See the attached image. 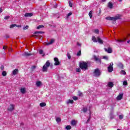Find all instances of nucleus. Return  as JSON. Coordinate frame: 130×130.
Returning a JSON list of instances; mask_svg holds the SVG:
<instances>
[{
  "label": "nucleus",
  "mask_w": 130,
  "mask_h": 130,
  "mask_svg": "<svg viewBox=\"0 0 130 130\" xmlns=\"http://www.w3.org/2000/svg\"><path fill=\"white\" fill-rule=\"evenodd\" d=\"M119 119H122V118H123V115H120L119 116Z\"/></svg>",
  "instance_id": "nucleus-38"
},
{
  "label": "nucleus",
  "mask_w": 130,
  "mask_h": 130,
  "mask_svg": "<svg viewBox=\"0 0 130 130\" xmlns=\"http://www.w3.org/2000/svg\"><path fill=\"white\" fill-rule=\"evenodd\" d=\"M78 96H83V93L81 92H78Z\"/></svg>",
  "instance_id": "nucleus-40"
},
{
  "label": "nucleus",
  "mask_w": 130,
  "mask_h": 130,
  "mask_svg": "<svg viewBox=\"0 0 130 130\" xmlns=\"http://www.w3.org/2000/svg\"><path fill=\"white\" fill-rule=\"evenodd\" d=\"M93 58H94V60H95V61H97L98 62H101L100 59H99V58H98V57H97L96 56H94Z\"/></svg>",
  "instance_id": "nucleus-13"
},
{
  "label": "nucleus",
  "mask_w": 130,
  "mask_h": 130,
  "mask_svg": "<svg viewBox=\"0 0 130 130\" xmlns=\"http://www.w3.org/2000/svg\"><path fill=\"white\" fill-rule=\"evenodd\" d=\"M8 19H10V16H7L5 17V20H8Z\"/></svg>",
  "instance_id": "nucleus-43"
},
{
  "label": "nucleus",
  "mask_w": 130,
  "mask_h": 130,
  "mask_svg": "<svg viewBox=\"0 0 130 130\" xmlns=\"http://www.w3.org/2000/svg\"><path fill=\"white\" fill-rule=\"evenodd\" d=\"M108 86L110 87V88H112V87H113L114 86V84H113V82H110L108 83Z\"/></svg>",
  "instance_id": "nucleus-18"
},
{
  "label": "nucleus",
  "mask_w": 130,
  "mask_h": 130,
  "mask_svg": "<svg viewBox=\"0 0 130 130\" xmlns=\"http://www.w3.org/2000/svg\"><path fill=\"white\" fill-rule=\"evenodd\" d=\"M77 123H78L77 121H76L75 120H73L72 121H71V125L75 126L77 124Z\"/></svg>",
  "instance_id": "nucleus-14"
},
{
  "label": "nucleus",
  "mask_w": 130,
  "mask_h": 130,
  "mask_svg": "<svg viewBox=\"0 0 130 130\" xmlns=\"http://www.w3.org/2000/svg\"><path fill=\"white\" fill-rule=\"evenodd\" d=\"M73 100H75V101H76V100H78V97H77V96H73Z\"/></svg>",
  "instance_id": "nucleus-36"
},
{
  "label": "nucleus",
  "mask_w": 130,
  "mask_h": 130,
  "mask_svg": "<svg viewBox=\"0 0 130 130\" xmlns=\"http://www.w3.org/2000/svg\"><path fill=\"white\" fill-rule=\"evenodd\" d=\"M87 110H88V109H87L86 107H84V108H83V109H82V111H83V112H87Z\"/></svg>",
  "instance_id": "nucleus-27"
},
{
  "label": "nucleus",
  "mask_w": 130,
  "mask_h": 130,
  "mask_svg": "<svg viewBox=\"0 0 130 130\" xmlns=\"http://www.w3.org/2000/svg\"><path fill=\"white\" fill-rule=\"evenodd\" d=\"M68 57L69 59H71V55H70V54H68Z\"/></svg>",
  "instance_id": "nucleus-47"
},
{
  "label": "nucleus",
  "mask_w": 130,
  "mask_h": 130,
  "mask_svg": "<svg viewBox=\"0 0 130 130\" xmlns=\"http://www.w3.org/2000/svg\"><path fill=\"white\" fill-rule=\"evenodd\" d=\"M66 128L67 130L72 129V126H71V125H67V126L66 127Z\"/></svg>",
  "instance_id": "nucleus-25"
},
{
  "label": "nucleus",
  "mask_w": 130,
  "mask_h": 130,
  "mask_svg": "<svg viewBox=\"0 0 130 130\" xmlns=\"http://www.w3.org/2000/svg\"><path fill=\"white\" fill-rule=\"evenodd\" d=\"M4 66H1V70H4Z\"/></svg>",
  "instance_id": "nucleus-50"
},
{
  "label": "nucleus",
  "mask_w": 130,
  "mask_h": 130,
  "mask_svg": "<svg viewBox=\"0 0 130 130\" xmlns=\"http://www.w3.org/2000/svg\"><path fill=\"white\" fill-rule=\"evenodd\" d=\"M16 27H18V28H21V27H22V25H16Z\"/></svg>",
  "instance_id": "nucleus-48"
},
{
  "label": "nucleus",
  "mask_w": 130,
  "mask_h": 130,
  "mask_svg": "<svg viewBox=\"0 0 130 130\" xmlns=\"http://www.w3.org/2000/svg\"><path fill=\"white\" fill-rule=\"evenodd\" d=\"M121 75H125V74H126V73H125V71L122 70L121 71Z\"/></svg>",
  "instance_id": "nucleus-32"
},
{
  "label": "nucleus",
  "mask_w": 130,
  "mask_h": 130,
  "mask_svg": "<svg viewBox=\"0 0 130 130\" xmlns=\"http://www.w3.org/2000/svg\"><path fill=\"white\" fill-rule=\"evenodd\" d=\"M54 41H55V40H54V39H51L50 42H49L48 43H46L45 44V45H50L54 43Z\"/></svg>",
  "instance_id": "nucleus-9"
},
{
  "label": "nucleus",
  "mask_w": 130,
  "mask_h": 130,
  "mask_svg": "<svg viewBox=\"0 0 130 130\" xmlns=\"http://www.w3.org/2000/svg\"><path fill=\"white\" fill-rule=\"evenodd\" d=\"M129 42H130V41H128L127 42V43H129Z\"/></svg>",
  "instance_id": "nucleus-52"
},
{
  "label": "nucleus",
  "mask_w": 130,
  "mask_h": 130,
  "mask_svg": "<svg viewBox=\"0 0 130 130\" xmlns=\"http://www.w3.org/2000/svg\"><path fill=\"white\" fill-rule=\"evenodd\" d=\"M123 97V93L119 94L117 97V100H121Z\"/></svg>",
  "instance_id": "nucleus-12"
},
{
  "label": "nucleus",
  "mask_w": 130,
  "mask_h": 130,
  "mask_svg": "<svg viewBox=\"0 0 130 130\" xmlns=\"http://www.w3.org/2000/svg\"><path fill=\"white\" fill-rule=\"evenodd\" d=\"M105 51L108 52V53H112V49L110 47H109L108 49L107 48H105Z\"/></svg>",
  "instance_id": "nucleus-10"
},
{
  "label": "nucleus",
  "mask_w": 130,
  "mask_h": 130,
  "mask_svg": "<svg viewBox=\"0 0 130 130\" xmlns=\"http://www.w3.org/2000/svg\"><path fill=\"white\" fill-rule=\"evenodd\" d=\"M41 107H44L46 106V104L45 103H41L40 104Z\"/></svg>",
  "instance_id": "nucleus-24"
},
{
  "label": "nucleus",
  "mask_w": 130,
  "mask_h": 130,
  "mask_svg": "<svg viewBox=\"0 0 130 130\" xmlns=\"http://www.w3.org/2000/svg\"><path fill=\"white\" fill-rule=\"evenodd\" d=\"M2 76H3V77H6L7 76V72L3 71L2 72Z\"/></svg>",
  "instance_id": "nucleus-26"
},
{
  "label": "nucleus",
  "mask_w": 130,
  "mask_h": 130,
  "mask_svg": "<svg viewBox=\"0 0 130 130\" xmlns=\"http://www.w3.org/2000/svg\"><path fill=\"white\" fill-rule=\"evenodd\" d=\"M69 6H70V7H71V8H72V7H73V4L72 3H71V2H69Z\"/></svg>",
  "instance_id": "nucleus-44"
},
{
  "label": "nucleus",
  "mask_w": 130,
  "mask_h": 130,
  "mask_svg": "<svg viewBox=\"0 0 130 130\" xmlns=\"http://www.w3.org/2000/svg\"><path fill=\"white\" fill-rule=\"evenodd\" d=\"M7 48H8V47L7 46H3V49H4V50H7Z\"/></svg>",
  "instance_id": "nucleus-42"
},
{
  "label": "nucleus",
  "mask_w": 130,
  "mask_h": 130,
  "mask_svg": "<svg viewBox=\"0 0 130 130\" xmlns=\"http://www.w3.org/2000/svg\"><path fill=\"white\" fill-rule=\"evenodd\" d=\"M105 1H106V0H103V2H105Z\"/></svg>",
  "instance_id": "nucleus-55"
},
{
  "label": "nucleus",
  "mask_w": 130,
  "mask_h": 130,
  "mask_svg": "<svg viewBox=\"0 0 130 130\" xmlns=\"http://www.w3.org/2000/svg\"><path fill=\"white\" fill-rule=\"evenodd\" d=\"M15 110V105L10 104V106H8V111H13V110Z\"/></svg>",
  "instance_id": "nucleus-7"
},
{
  "label": "nucleus",
  "mask_w": 130,
  "mask_h": 130,
  "mask_svg": "<svg viewBox=\"0 0 130 130\" xmlns=\"http://www.w3.org/2000/svg\"><path fill=\"white\" fill-rule=\"evenodd\" d=\"M3 12V9L0 8V13H2Z\"/></svg>",
  "instance_id": "nucleus-51"
},
{
  "label": "nucleus",
  "mask_w": 130,
  "mask_h": 130,
  "mask_svg": "<svg viewBox=\"0 0 130 130\" xmlns=\"http://www.w3.org/2000/svg\"><path fill=\"white\" fill-rule=\"evenodd\" d=\"M90 120V118L88 119L87 121H89Z\"/></svg>",
  "instance_id": "nucleus-54"
},
{
  "label": "nucleus",
  "mask_w": 130,
  "mask_h": 130,
  "mask_svg": "<svg viewBox=\"0 0 130 130\" xmlns=\"http://www.w3.org/2000/svg\"><path fill=\"white\" fill-rule=\"evenodd\" d=\"M108 7L110 9H112V7H113V5L111 2H109L108 3Z\"/></svg>",
  "instance_id": "nucleus-19"
},
{
  "label": "nucleus",
  "mask_w": 130,
  "mask_h": 130,
  "mask_svg": "<svg viewBox=\"0 0 130 130\" xmlns=\"http://www.w3.org/2000/svg\"><path fill=\"white\" fill-rule=\"evenodd\" d=\"M36 85L37 87H41V86H42V82H41L40 81H37L36 82Z\"/></svg>",
  "instance_id": "nucleus-11"
},
{
  "label": "nucleus",
  "mask_w": 130,
  "mask_h": 130,
  "mask_svg": "<svg viewBox=\"0 0 130 130\" xmlns=\"http://www.w3.org/2000/svg\"><path fill=\"white\" fill-rule=\"evenodd\" d=\"M56 121L58 123L61 121V119L60 117H56Z\"/></svg>",
  "instance_id": "nucleus-22"
},
{
  "label": "nucleus",
  "mask_w": 130,
  "mask_h": 130,
  "mask_svg": "<svg viewBox=\"0 0 130 130\" xmlns=\"http://www.w3.org/2000/svg\"><path fill=\"white\" fill-rule=\"evenodd\" d=\"M90 19H92V17H93V11H90L89 12V14H88Z\"/></svg>",
  "instance_id": "nucleus-20"
},
{
  "label": "nucleus",
  "mask_w": 130,
  "mask_h": 130,
  "mask_svg": "<svg viewBox=\"0 0 130 130\" xmlns=\"http://www.w3.org/2000/svg\"><path fill=\"white\" fill-rule=\"evenodd\" d=\"M29 28V26L26 25V26L23 27V29L24 30H27V29H28Z\"/></svg>",
  "instance_id": "nucleus-34"
},
{
  "label": "nucleus",
  "mask_w": 130,
  "mask_h": 130,
  "mask_svg": "<svg viewBox=\"0 0 130 130\" xmlns=\"http://www.w3.org/2000/svg\"><path fill=\"white\" fill-rule=\"evenodd\" d=\"M126 40V38H124L123 40H116V42H124Z\"/></svg>",
  "instance_id": "nucleus-15"
},
{
  "label": "nucleus",
  "mask_w": 130,
  "mask_h": 130,
  "mask_svg": "<svg viewBox=\"0 0 130 130\" xmlns=\"http://www.w3.org/2000/svg\"><path fill=\"white\" fill-rule=\"evenodd\" d=\"M25 55H27V56H29V55H31V54H30L29 53H25Z\"/></svg>",
  "instance_id": "nucleus-46"
},
{
  "label": "nucleus",
  "mask_w": 130,
  "mask_h": 130,
  "mask_svg": "<svg viewBox=\"0 0 130 130\" xmlns=\"http://www.w3.org/2000/svg\"><path fill=\"white\" fill-rule=\"evenodd\" d=\"M80 68L82 71L88 70V62L82 61L80 63Z\"/></svg>",
  "instance_id": "nucleus-1"
},
{
  "label": "nucleus",
  "mask_w": 130,
  "mask_h": 130,
  "mask_svg": "<svg viewBox=\"0 0 130 130\" xmlns=\"http://www.w3.org/2000/svg\"><path fill=\"white\" fill-rule=\"evenodd\" d=\"M103 58L104 59H107V60H108V57L107 56H104Z\"/></svg>",
  "instance_id": "nucleus-39"
},
{
  "label": "nucleus",
  "mask_w": 130,
  "mask_h": 130,
  "mask_svg": "<svg viewBox=\"0 0 130 130\" xmlns=\"http://www.w3.org/2000/svg\"><path fill=\"white\" fill-rule=\"evenodd\" d=\"M43 25H39V26H38L37 27V29H40V28H43Z\"/></svg>",
  "instance_id": "nucleus-30"
},
{
  "label": "nucleus",
  "mask_w": 130,
  "mask_h": 130,
  "mask_svg": "<svg viewBox=\"0 0 130 130\" xmlns=\"http://www.w3.org/2000/svg\"><path fill=\"white\" fill-rule=\"evenodd\" d=\"M39 52L40 54H43V50H40L39 51Z\"/></svg>",
  "instance_id": "nucleus-35"
},
{
  "label": "nucleus",
  "mask_w": 130,
  "mask_h": 130,
  "mask_svg": "<svg viewBox=\"0 0 130 130\" xmlns=\"http://www.w3.org/2000/svg\"><path fill=\"white\" fill-rule=\"evenodd\" d=\"M33 16V13H25L24 15L25 17H32Z\"/></svg>",
  "instance_id": "nucleus-17"
},
{
  "label": "nucleus",
  "mask_w": 130,
  "mask_h": 130,
  "mask_svg": "<svg viewBox=\"0 0 130 130\" xmlns=\"http://www.w3.org/2000/svg\"><path fill=\"white\" fill-rule=\"evenodd\" d=\"M93 76L94 77H99L100 76V70L98 69H95L93 72Z\"/></svg>",
  "instance_id": "nucleus-5"
},
{
  "label": "nucleus",
  "mask_w": 130,
  "mask_h": 130,
  "mask_svg": "<svg viewBox=\"0 0 130 130\" xmlns=\"http://www.w3.org/2000/svg\"><path fill=\"white\" fill-rule=\"evenodd\" d=\"M50 66V62L49 61H47L46 63L44 65L43 67V72H47V69L49 68V66Z\"/></svg>",
  "instance_id": "nucleus-3"
},
{
  "label": "nucleus",
  "mask_w": 130,
  "mask_h": 130,
  "mask_svg": "<svg viewBox=\"0 0 130 130\" xmlns=\"http://www.w3.org/2000/svg\"><path fill=\"white\" fill-rule=\"evenodd\" d=\"M81 51H79L77 53V55H78V56H80V55H81Z\"/></svg>",
  "instance_id": "nucleus-41"
},
{
  "label": "nucleus",
  "mask_w": 130,
  "mask_h": 130,
  "mask_svg": "<svg viewBox=\"0 0 130 130\" xmlns=\"http://www.w3.org/2000/svg\"><path fill=\"white\" fill-rule=\"evenodd\" d=\"M120 16L119 15H117L115 17H106V20H109L110 21H116V20H118Z\"/></svg>",
  "instance_id": "nucleus-2"
},
{
  "label": "nucleus",
  "mask_w": 130,
  "mask_h": 130,
  "mask_svg": "<svg viewBox=\"0 0 130 130\" xmlns=\"http://www.w3.org/2000/svg\"><path fill=\"white\" fill-rule=\"evenodd\" d=\"M94 32L95 33V34H98V33H99V30H98V29H94Z\"/></svg>",
  "instance_id": "nucleus-29"
},
{
  "label": "nucleus",
  "mask_w": 130,
  "mask_h": 130,
  "mask_svg": "<svg viewBox=\"0 0 130 130\" xmlns=\"http://www.w3.org/2000/svg\"><path fill=\"white\" fill-rule=\"evenodd\" d=\"M54 60L55 61L54 66H59L60 62H59V61L58 60V58H57V57H55L54 58Z\"/></svg>",
  "instance_id": "nucleus-8"
},
{
  "label": "nucleus",
  "mask_w": 130,
  "mask_h": 130,
  "mask_svg": "<svg viewBox=\"0 0 130 130\" xmlns=\"http://www.w3.org/2000/svg\"><path fill=\"white\" fill-rule=\"evenodd\" d=\"M18 74V69H16L13 71V75H17Z\"/></svg>",
  "instance_id": "nucleus-23"
},
{
  "label": "nucleus",
  "mask_w": 130,
  "mask_h": 130,
  "mask_svg": "<svg viewBox=\"0 0 130 130\" xmlns=\"http://www.w3.org/2000/svg\"><path fill=\"white\" fill-rule=\"evenodd\" d=\"M73 103H74V101L73 100H69L67 101V104H73Z\"/></svg>",
  "instance_id": "nucleus-21"
},
{
  "label": "nucleus",
  "mask_w": 130,
  "mask_h": 130,
  "mask_svg": "<svg viewBox=\"0 0 130 130\" xmlns=\"http://www.w3.org/2000/svg\"><path fill=\"white\" fill-rule=\"evenodd\" d=\"M123 85L124 86H126V85H127V82L126 81H124L123 83Z\"/></svg>",
  "instance_id": "nucleus-33"
},
{
  "label": "nucleus",
  "mask_w": 130,
  "mask_h": 130,
  "mask_svg": "<svg viewBox=\"0 0 130 130\" xmlns=\"http://www.w3.org/2000/svg\"><path fill=\"white\" fill-rule=\"evenodd\" d=\"M119 2H122V0H119Z\"/></svg>",
  "instance_id": "nucleus-53"
},
{
  "label": "nucleus",
  "mask_w": 130,
  "mask_h": 130,
  "mask_svg": "<svg viewBox=\"0 0 130 130\" xmlns=\"http://www.w3.org/2000/svg\"><path fill=\"white\" fill-rule=\"evenodd\" d=\"M76 72L78 73H81V69L80 68H77L76 69Z\"/></svg>",
  "instance_id": "nucleus-31"
},
{
  "label": "nucleus",
  "mask_w": 130,
  "mask_h": 130,
  "mask_svg": "<svg viewBox=\"0 0 130 130\" xmlns=\"http://www.w3.org/2000/svg\"><path fill=\"white\" fill-rule=\"evenodd\" d=\"M16 26H17V24H12L10 26V28H14V27H16Z\"/></svg>",
  "instance_id": "nucleus-28"
},
{
  "label": "nucleus",
  "mask_w": 130,
  "mask_h": 130,
  "mask_svg": "<svg viewBox=\"0 0 130 130\" xmlns=\"http://www.w3.org/2000/svg\"><path fill=\"white\" fill-rule=\"evenodd\" d=\"M98 39V40H97ZM97 39H96V37L93 36L92 38V40L93 41V42H97L98 41L99 43H100L101 44H102L103 43V41L100 39V38L98 37Z\"/></svg>",
  "instance_id": "nucleus-4"
},
{
  "label": "nucleus",
  "mask_w": 130,
  "mask_h": 130,
  "mask_svg": "<svg viewBox=\"0 0 130 130\" xmlns=\"http://www.w3.org/2000/svg\"><path fill=\"white\" fill-rule=\"evenodd\" d=\"M110 118L111 119L114 118V116H113V114L112 113H111Z\"/></svg>",
  "instance_id": "nucleus-37"
},
{
  "label": "nucleus",
  "mask_w": 130,
  "mask_h": 130,
  "mask_svg": "<svg viewBox=\"0 0 130 130\" xmlns=\"http://www.w3.org/2000/svg\"><path fill=\"white\" fill-rule=\"evenodd\" d=\"M73 14V13L72 12H70L68 14V17H70V16H72V15Z\"/></svg>",
  "instance_id": "nucleus-45"
},
{
  "label": "nucleus",
  "mask_w": 130,
  "mask_h": 130,
  "mask_svg": "<svg viewBox=\"0 0 130 130\" xmlns=\"http://www.w3.org/2000/svg\"><path fill=\"white\" fill-rule=\"evenodd\" d=\"M20 92L22 94H25L26 93V88H21L20 89Z\"/></svg>",
  "instance_id": "nucleus-16"
},
{
  "label": "nucleus",
  "mask_w": 130,
  "mask_h": 130,
  "mask_svg": "<svg viewBox=\"0 0 130 130\" xmlns=\"http://www.w3.org/2000/svg\"><path fill=\"white\" fill-rule=\"evenodd\" d=\"M31 69H32V70H34L35 69H36V66H32V67H31Z\"/></svg>",
  "instance_id": "nucleus-49"
},
{
  "label": "nucleus",
  "mask_w": 130,
  "mask_h": 130,
  "mask_svg": "<svg viewBox=\"0 0 130 130\" xmlns=\"http://www.w3.org/2000/svg\"><path fill=\"white\" fill-rule=\"evenodd\" d=\"M113 71V63L111 62L109 66L108 67V72L111 73Z\"/></svg>",
  "instance_id": "nucleus-6"
}]
</instances>
